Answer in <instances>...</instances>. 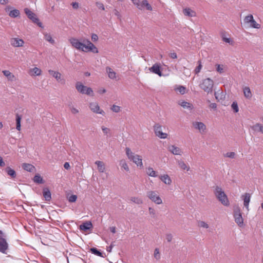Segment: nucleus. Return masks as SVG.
Masks as SVG:
<instances>
[{"label":"nucleus","instance_id":"nucleus-39","mask_svg":"<svg viewBox=\"0 0 263 263\" xmlns=\"http://www.w3.org/2000/svg\"><path fill=\"white\" fill-rule=\"evenodd\" d=\"M101 129L104 135L107 137L110 136V129L109 128L106 127L104 126H102Z\"/></svg>","mask_w":263,"mask_h":263},{"label":"nucleus","instance_id":"nucleus-55","mask_svg":"<svg viewBox=\"0 0 263 263\" xmlns=\"http://www.w3.org/2000/svg\"><path fill=\"white\" fill-rule=\"evenodd\" d=\"M91 40L93 42H96L98 40V36L96 34H92Z\"/></svg>","mask_w":263,"mask_h":263},{"label":"nucleus","instance_id":"nucleus-43","mask_svg":"<svg viewBox=\"0 0 263 263\" xmlns=\"http://www.w3.org/2000/svg\"><path fill=\"white\" fill-rule=\"evenodd\" d=\"M236 154L234 152H227L223 154L224 157L233 159L235 157Z\"/></svg>","mask_w":263,"mask_h":263},{"label":"nucleus","instance_id":"nucleus-3","mask_svg":"<svg viewBox=\"0 0 263 263\" xmlns=\"http://www.w3.org/2000/svg\"><path fill=\"white\" fill-rule=\"evenodd\" d=\"M125 151L128 158L130 161H132L135 163L138 167H139L140 168L143 167L142 158L141 156L133 153L128 147L126 148Z\"/></svg>","mask_w":263,"mask_h":263},{"label":"nucleus","instance_id":"nucleus-56","mask_svg":"<svg viewBox=\"0 0 263 263\" xmlns=\"http://www.w3.org/2000/svg\"><path fill=\"white\" fill-rule=\"evenodd\" d=\"M71 5H72L73 8L74 9H77L79 7V3L77 2H72L71 3Z\"/></svg>","mask_w":263,"mask_h":263},{"label":"nucleus","instance_id":"nucleus-31","mask_svg":"<svg viewBox=\"0 0 263 263\" xmlns=\"http://www.w3.org/2000/svg\"><path fill=\"white\" fill-rule=\"evenodd\" d=\"M251 128L254 132H259L263 134V125L260 123H256L253 125Z\"/></svg>","mask_w":263,"mask_h":263},{"label":"nucleus","instance_id":"nucleus-10","mask_svg":"<svg viewBox=\"0 0 263 263\" xmlns=\"http://www.w3.org/2000/svg\"><path fill=\"white\" fill-rule=\"evenodd\" d=\"M24 12L27 15L28 17L34 23L36 24L40 27L43 28L42 23L40 21L39 19L37 17L36 14L32 12L28 8H25Z\"/></svg>","mask_w":263,"mask_h":263},{"label":"nucleus","instance_id":"nucleus-44","mask_svg":"<svg viewBox=\"0 0 263 263\" xmlns=\"http://www.w3.org/2000/svg\"><path fill=\"white\" fill-rule=\"evenodd\" d=\"M176 90L179 92L181 94L183 95L185 93L186 88L183 86H179L176 88Z\"/></svg>","mask_w":263,"mask_h":263},{"label":"nucleus","instance_id":"nucleus-60","mask_svg":"<svg viewBox=\"0 0 263 263\" xmlns=\"http://www.w3.org/2000/svg\"><path fill=\"white\" fill-rule=\"evenodd\" d=\"M223 40L226 43L231 44L232 41L230 38L223 37Z\"/></svg>","mask_w":263,"mask_h":263},{"label":"nucleus","instance_id":"nucleus-21","mask_svg":"<svg viewBox=\"0 0 263 263\" xmlns=\"http://www.w3.org/2000/svg\"><path fill=\"white\" fill-rule=\"evenodd\" d=\"M92 228V224L90 221L85 222L80 226V230L87 231Z\"/></svg>","mask_w":263,"mask_h":263},{"label":"nucleus","instance_id":"nucleus-57","mask_svg":"<svg viewBox=\"0 0 263 263\" xmlns=\"http://www.w3.org/2000/svg\"><path fill=\"white\" fill-rule=\"evenodd\" d=\"M133 4L136 6V7L138 8V5H139L141 1L140 0H131Z\"/></svg>","mask_w":263,"mask_h":263},{"label":"nucleus","instance_id":"nucleus-51","mask_svg":"<svg viewBox=\"0 0 263 263\" xmlns=\"http://www.w3.org/2000/svg\"><path fill=\"white\" fill-rule=\"evenodd\" d=\"M165 238L168 242H171L173 239V235L170 233L166 234Z\"/></svg>","mask_w":263,"mask_h":263},{"label":"nucleus","instance_id":"nucleus-52","mask_svg":"<svg viewBox=\"0 0 263 263\" xmlns=\"http://www.w3.org/2000/svg\"><path fill=\"white\" fill-rule=\"evenodd\" d=\"M222 67H223L222 65L221 66L220 65H219V64L217 65L216 70L220 73L223 72V69Z\"/></svg>","mask_w":263,"mask_h":263},{"label":"nucleus","instance_id":"nucleus-7","mask_svg":"<svg viewBox=\"0 0 263 263\" xmlns=\"http://www.w3.org/2000/svg\"><path fill=\"white\" fill-rule=\"evenodd\" d=\"M76 88L80 93L86 94L91 96H93V95L92 89L90 87L84 86L81 82H78L76 83Z\"/></svg>","mask_w":263,"mask_h":263},{"label":"nucleus","instance_id":"nucleus-40","mask_svg":"<svg viewBox=\"0 0 263 263\" xmlns=\"http://www.w3.org/2000/svg\"><path fill=\"white\" fill-rule=\"evenodd\" d=\"M120 165H121V167L122 168H123L124 170H125L126 171H129L128 166L124 160H122L120 161Z\"/></svg>","mask_w":263,"mask_h":263},{"label":"nucleus","instance_id":"nucleus-50","mask_svg":"<svg viewBox=\"0 0 263 263\" xmlns=\"http://www.w3.org/2000/svg\"><path fill=\"white\" fill-rule=\"evenodd\" d=\"M198 63L199 65L195 69V72L196 74L198 73L200 71V70L202 68V65L201 64V62L200 61H198Z\"/></svg>","mask_w":263,"mask_h":263},{"label":"nucleus","instance_id":"nucleus-61","mask_svg":"<svg viewBox=\"0 0 263 263\" xmlns=\"http://www.w3.org/2000/svg\"><path fill=\"white\" fill-rule=\"evenodd\" d=\"M170 57L172 59H176L177 58V54L175 52L171 53L170 54Z\"/></svg>","mask_w":263,"mask_h":263},{"label":"nucleus","instance_id":"nucleus-53","mask_svg":"<svg viewBox=\"0 0 263 263\" xmlns=\"http://www.w3.org/2000/svg\"><path fill=\"white\" fill-rule=\"evenodd\" d=\"M96 6L99 9H102L103 10H105L104 6V5L102 3L97 2L96 3Z\"/></svg>","mask_w":263,"mask_h":263},{"label":"nucleus","instance_id":"nucleus-64","mask_svg":"<svg viewBox=\"0 0 263 263\" xmlns=\"http://www.w3.org/2000/svg\"><path fill=\"white\" fill-rule=\"evenodd\" d=\"M64 167L65 169L68 170L70 168V165L68 162H65L64 164Z\"/></svg>","mask_w":263,"mask_h":263},{"label":"nucleus","instance_id":"nucleus-48","mask_svg":"<svg viewBox=\"0 0 263 263\" xmlns=\"http://www.w3.org/2000/svg\"><path fill=\"white\" fill-rule=\"evenodd\" d=\"M154 257L158 260L160 258V255L159 253V249L158 248H156L154 251Z\"/></svg>","mask_w":263,"mask_h":263},{"label":"nucleus","instance_id":"nucleus-8","mask_svg":"<svg viewBox=\"0 0 263 263\" xmlns=\"http://www.w3.org/2000/svg\"><path fill=\"white\" fill-rule=\"evenodd\" d=\"M146 196L152 201L157 204L162 203V200L157 191H149L146 193Z\"/></svg>","mask_w":263,"mask_h":263},{"label":"nucleus","instance_id":"nucleus-2","mask_svg":"<svg viewBox=\"0 0 263 263\" xmlns=\"http://www.w3.org/2000/svg\"><path fill=\"white\" fill-rule=\"evenodd\" d=\"M213 193L216 198L222 205L226 206L230 205L228 196L220 186L218 185L213 186Z\"/></svg>","mask_w":263,"mask_h":263},{"label":"nucleus","instance_id":"nucleus-18","mask_svg":"<svg viewBox=\"0 0 263 263\" xmlns=\"http://www.w3.org/2000/svg\"><path fill=\"white\" fill-rule=\"evenodd\" d=\"M11 9V7L9 6H7L6 8H5V11L6 12L9 11V16H10L11 17H12V18H15L20 15V12L18 10H17L16 9H14L11 11H9L10 9Z\"/></svg>","mask_w":263,"mask_h":263},{"label":"nucleus","instance_id":"nucleus-63","mask_svg":"<svg viewBox=\"0 0 263 263\" xmlns=\"http://www.w3.org/2000/svg\"><path fill=\"white\" fill-rule=\"evenodd\" d=\"M5 165V163L4 162L3 158L1 156H0V166L3 167Z\"/></svg>","mask_w":263,"mask_h":263},{"label":"nucleus","instance_id":"nucleus-59","mask_svg":"<svg viewBox=\"0 0 263 263\" xmlns=\"http://www.w3.org/2000/svg\"><path fill=\"white\" fill-rule=\"evenodd\" d=\"M217 104L215 103H212L210 104V107L214 110H216L217 109Z\"/></svg>","mask_w":263,"mask_h":263},{"label":"nucleus","instance_id":"nucleus-24","mask_svg":"<svg viewBox=\"0 0 263 263\" xmlns=\"http://www.w3.org/2000/svg\"><path fill=\"white\" fill-rule=\"evenodd\" d=\"M106 71L108 74V77L110 79H115L117 77V73L115 71H114L112 68L110 67H107L106 68Z\"/></svg>","mask_w":263,"mask_h":263},{"label":"nucleus","instance_id":"nucleus-37","mask_svg":"<svg viewBox=\"0 0 263 263\" xmlns=\"http://www.w3.org/2000/svg\"><path fill=\"white\" fill-rule=\"evenodd\" d=\"M30 72H32L31 76H40L41 74L42 71L39 68L34 67L30 70Z\"/></svg>","mask_w":263,"mask_h":263},{"label":"nucleus","instance_id":"nucleus-20","mask_svg":"<svg viewBox=\"0 0 263 263\" xmlns=\"http://www.w3.org/2000/svg\"><path fill=\"white\" fill-rule=\"evenodd\" d=\"M159 178L166 185H170L172 182L171 178L167 174L160 175Z\"/></svg>","mask_w":263,"mask_h":263},{"label":"nucleus","instance_id":"nucleus-11","mask_svg":"<svg viewBox=\"0 0 263 263\" xmlns=\"http://www.w3.org/2000/svg\"><path fill=\"white\" fill-rule=\"evenodd\" d=\"M155 134L156 136L161 139H165L167 137V134L162 132V126L159 124H156L154 126Z\"/></svg>","mask_w":263,"mask_h":263},{"label":"nucleus","instance_id":"nucleus-49","mask_svg":"<svg viewBox=\"0 0 263 263\" xmlns=\"http://www.w3.org/2000/svg\"><path fill=\"white\" fill-rule=\"evenodd\" d=\"M77 199V196L76 195H72L68 197V201L70 202H74Z\"/></svg>","mask_w":263,"mask_h":263},{"label":"nucleus","instance_id":"nucleus-34","mask_svg":"<svg viewBox=\"0 0 263 263\" xmlns=\"http://www.w3.org/2000/svg\"><path fill=\"white\" fill-rule=\"evenodd\" d=\"M49 73L51 74L57 81H59L61 79V74L58 71H55L52 70H49Z\"/></svg>","mask_w":263,"mask_h":263},{"label":"nucleus","instance_id":"nucleus-15","mask_svg":"<svg viewBox=\"0 0 263 263\" xmlns=\"http://www.w3.org/2000/svg\"><path fill=\"white\" fill-rule=\"evenodd\" d=\"M192 124L193 127L201 133H204L206 130L205 125L201 122L195 121L193 122Z\"/></svg>","mask_w":263,"mask_h":263},{"label":"nucleus","instance_id":"nucleus-4","mask_svg":"<svg viewBox=\"0 0 263 263\" xmlns=\"http://www.w3.org/2000/svg\"><path fill=\"white\" fill-rule=\"evenodd\" d=\"M233 217L235 222L239 227H242L243 226V219L242 216V212L240 207L238 205H236L234 206Z\"/></svg>","mask_w":263,"mask_h":263},{"label":"nucleus","instance_id":"nucleus-26","mask_svg":"<svg viewBox=\"0 0 263 263\" xmlns=\"http://www.w3.org/2000/svg\"><path fill=\"white\" fill-rule=\"evenodd\" d=\"M43 195L45 200L49 201L51 199V195L49 190L48 188L43 189Z\"/></svg>","mask_w":263,"mask_h":263},{"label":"nucleus","instance_id":"nucleus-47","mask_svg":"<svg viewBox=\"0 0 263 263\" xmlns=\"http://www.w3.org/2000/svg\"><path fill=\"white\" fill-rule=\"evenodd\" d=\"M111 109L113 112L116 113L119 112L121 110L120 107L116 105H113L111 107Z\"/></svg>","mask_w":263,"mask_h":263},{"label":"nucleus","instance_id":"nucleus-42","mask_svg":"<svg viewBox=\"0 0 263 263\" xmlns=\"http://www.w3.org/2000/svg\"><path fill=\"white\" fill-rule=\"evenodd\" d=\"M130 200L138 204H141L143 202L141 198L136 197H132Z\"/></svg>","mask_w":263,"mask_h":263},{"label":"nucleus","instance_id":"nucleus-23","mask_svg":"<svg viewBox=\"0 0 263 263\" xmlns=\"http://www.w3.org/2000/svg\"><path fill=\"white\" fill-rule=\"evenodd\" d=\"M43 34L44 35V39L46 41L49 42V43H50L51 44H52V45L55 44V41L52 38V35L50 33H48L47 32H44L43 33Z\"/></svg>","mask_w":263,"mask_h":263},{"label":"nucleus","instance_id":"nucleus-6","mask_svg":"<svg viewBox=\"0 0 263 263\" xmlns=\"http://www.w3.org/2000/svg\"><path fill=\"white\" fill-rule=\"evenodd\" d=\"M243 23L247 25L248 27L252 28L259 29L261 27L260 24L257 23L254 19L252 14H249L245 16L243 19Z\"/></svg>","mask_w":263,"mask_h":263},{"label":"nucleus","instance_id":"nucleus-36","mask_svg":"<svg viewBox=\"0 0 263 263\" xmlns=\"http://www.w3.org/2000/svg\"><path fill=\"white\" fill-rule=\"evenodd\" d=\"M6 172L7 174L12 178H15L16 177V173L14 170L10 168V167H7L5 169Z\"/></svg>","mask_w":263,"mask_h":263},{"label":"nucleus","instance_id":"nucleus-33","mask_svg":"<svg viewBox=\"0 0 263 263\" xmlns=\"http://www.w3.org/2000/svg\"><path fill=\"white\" fill-rule=\"evenodd\" d=\"M3 73L4 75L6 76L9 80L11 81H13L14 80L15 76L9 70H3Z\"/></svg>","mask_w":263,"mask_h":263},{"label":"nucleus","instance_id":"nucleus-9","mask_svg":"<svg viewBox=\"0 0 263 263\" xmlns=\"http://www.w3.org/2000/svg\"><path fill=\"white\" fill-rule=\"evenodd\" d=\"M6 235L0 230V252L3 253H6L8 249V243L6 240Z\"/></svg>","mask_w":263,"mask_h":263},{"label":"nucleus","instance_id":"nucleus-54","mask_svg":"<svg viewBox=\"0 0 263 263\" xmlns=\"http://www.w3.org/2000/svg\"><path fill=\"white\" fill-rule=\"evenodd\" d=\"M148 211L151 215H152L153 217L155 216L156 212L155 210L153 208L149 207L148 208Z\"/></svg>","mask_w":263,"mask_h":263},{"label":"nucleus","instance_id":"nucleus-41","mask_svg":"<svg viewBox=\"0 0 263 263\" xmlns=\"http://www.w3.org/2000/svg\"><path fill=\"white\" fill-rule=\"evenodd\" d=\"M33 181L34 182L37 183H42L43 182L42 178L39 174L35 175L33 178Z\"/></svg>","mask_w":263,"mask_h":263},{"label":"nucleus","instance_id":"nucleus-29","mask_svg":"<svg viewBox=\"0 0 263 263\" xmlns=\"http://www.w3.org/2000/svg\"><path fill=\"white\" fill-rule=\"evenodd\" d=\"M179 104L185 109L186 108L189 110H192L193 108V106L192 104L184 101H180Z\"/></svg>","mask_w":263,"mask_h":263},{"label":"nucleus","instance_id":"nucleus-19","mask_svg":"<svg viewBox=\"0 0 263 263\" xmlns=\"http://www.w3.org/2000/svg\"><path fill=\"white\" fill-rule=\"evenodd\" d=\"M149 71L154 73L158 74L160 77L162 76V73L160 70V66L157 63L154 64L151 67H150Z\"/></svg>","mask_w":263,"mask_h":263},{"label":"nucleus","instance_id":"nucleus-27","mask_svg":"<svg viewBox=\"0 0 263 263\" xmlns=\"http://www.w3.org/2000/svg\"><path fill=\"white\" fill-rule=\"evenodd\" d=\"M146 173L151 177H156L158 176L157 173L151 167H148L146 168Z\"/></svg>","mask_w":263,"mask_h":263},{"label":"nucleus","instance_id":"nucleus-46","mask_svg":"<svg viewBox=\"0 0 263 263\" xmlns=\"http://www.w3.org/2000/svg\"><path fill=\"white\" fill-rule=\"evenodd\" d=\"M231 107L235 112H237L239 111V108L236 102H233L231 105Z\"/></svg>","mask_w":263,"mask_h":263},{"label":"nucleus","instance_id":"nucleus-5","mask_svg":"<svg viewBox=\"0 0 263 263\" xmlns=\"http://www.w3.org/2000/svg\"><path fill=\"white\" fill-rule=\"evenodd\" d=\"M214 83L212 80L207 78L202 81L200 84V87L207 93H210L212 91Z\"/></svg>","mask_w":263,"mask_h":263},{"label":"nucleus","instance_id":"nucleus-35","mask_svg":"<svg viewBox=\"0 0 263 263\" xmlns=\"http://www.w3.org/2000/svg\"><path fill=\"white\" fill-rule=\"evenodd\" d=\"M22 117L18 114L16 115V129L20 131L21 130V121Z\"/></svg>","mask_w":263,"mask_h":263},{"label":"nucleus","instance_id":"nucleus-38","mask_svg":"<svg viewBox=\"0 0 263 263\" xmlns=\"http://www.w3.org/2000/svg\"><path fill=\"white\" fill-rule=\"evenodd\" d=\"M90 250L92 254L98 256L103 257V253L101 252H100L99 250H98L97 248H92L90 249Z\"/></svg>","mask_w":263,"mask_h":263},{"label":"nucleus","instance_id":"nucleus-58","mask_svg":"<svg viewBox=\"0 0 263 263\" xmlns=\"http://www.w3.org/2000/svg\"><path fill=\"white\" fill-rule=\"evenodd\" d=\"M71 111L73 114H76L79 112V110L73 107L70 108Z\"/></svg>","mask_w":263,"mask_h":263},{"label":"nucleus","instance_id":"nucleus-32","mask_svg":"<svg viewBox=\"0 0 263 263\" xmlns=\"http://www.w3.org/2000/svg\"><path fill=\"white\" fill-rule=\"evenodd\" d=\"M95 164L98 166L99 172L103 173L105 171V167L104 163L101 161H96Z\"/></svg>","mask_w":263,"mask_h":263},{"label":"nucleus","instance_id":"nucleus-14","mask_svg":"<svg viewBox=\"0 0 263 263\" xmlns=\"http://www.w3.org/2000/svg\"><path fill=\"white\" fill-rule=\"evenodd\" d=\"M138 9L140 10H144V9L148 11L153 10L152 6L147 0H142L141 1L139 5H138Z\"/></svg>","mask_w":263,"mask_h":263},{"label":"nucleus","instance_id":"nucleus-13","mask_svg":"<svg viewBox=\"0 0 263 263\" xmlns=\"http://www.w3.org/2000/svg\"><path fill=\"white\" fill-rule=\"evenodd\" d=\"M241 198L243 201V205L248 211H249V203L251 199V195L249 193H246L241 196Z\"/></svg>","mask_w":263,"mask_h":263},{"label":"nucleus","instance_id":"nucleus-17","mask_svg":"<svg viewBox=\"0 0 263 263\" xmlns=\"http://www.w3.org/2000/svg\"><path fill=\"white\" fill-rule=\"evenodd\" d=\"M10 44L14 47H20L23 46L24 41L22 39L15 37L11 39Z\"/></svg>","mask_w":263,"mask_h":263},{"label":"nucleus","instance_id":"nucleus-12","mask_svg":"<svg viewBox=\"0 0 263 263\" xmlns=\"http://www.w3.org/2000/svg\"><path fill=\"white\" fill-rule=\"evenodd\" d=\"M89 107L91 110L94 113L105 115V112L100 108L98 104L96 102H91L89 103Z\"/></svg>","mask_w":263,"mask_h":263},{"label":"nucleus","instance_id":"nucleus-45","mask_svg":"<svg viewBox=\"0 0 263 263\" xmlns=\"http://www.w3.org/2000/svg\"><path fill=\"white\" fill-rule=\"evenodd\" d=\"M198 226L201 228L208 229L209 228V225L203 221H199L198 222Z\"/></svg>","mask_w":263,"mask_h":263},{"label":"nucleus","instance_id":"nucleus-28","mask_svg":"<svg viewBox=\"0 0 263 263\" xmlns=\"http://www.w3.org/2000/svg\"><path fill=\"white\" fill-rule=\"evenodd\" d=\"M243 92L245 97L248 99H250L252 97V94L250 88L249 87H245L243 88Z\"/></svg>","mask_w":263,"mask_h":263},{"label":"nucleus","instance_id":"nucleus-16","mask_svg":"<svg viewBox=\"0 0 263 263\" xmlns=\"http://www.w3.org/2000/svg\"><path fill=\"white\" fill-rule=\"evenodd\" d=\"M168 150L175 155H181L183 154V152L181 149L174 145H171L168 146Z\"/></svg>","mask_w":263,"mask_h":263},{"label":"nucleus","instance_id":"nucleus-1","mask_svg":"<svg viewBox=\"0 0 263 263\" xmlns=\"http://www.w3.org/2000/svg\"><path fill=\"white\" fill-rule=\"evenodd\" d=\"M70 43L72 46L80 51L87 52L92 51L93 53H98V50L97 47L89 40H84V42H81L78 39L71 37L69 39Z\"/></svg>","mask_w":263,"mask_h":263},{"label":"nucleus","instance_id":"nucleus-25","mask_svg":"<svg viewBox=\"0 0 263 263\" xmlns=\"http://www.w3.org/2000/svg\"><path fill=\"white\" fill-rule=\"evenodd\" d=\"M22 167L24 170L29 172H33L35 171V167L29 163H24L22 164Z\"/></svg>","mask_w":263,"mask_h":263},{"label":"nucleus","instance_id":"nucleus-22","mask_svg":"<svg viewBox=\"0 0 263 263\" xmlns=\"http://www.w3.org/2000/svg\"><path fill=\"white\" fill-rule=\"evenodd\" d=\"M183 13L185 16L189 17H195L196 15V12L190 8H185L183 10Z\"/></svg>","mask_w":263,"mask_h":263},{"label":"nucleus","instance_id":"nucleus-30","mask_svg":"<svg viewBox=\"0 0 263 263\" xmlns=\"http://www.w3.org/2000/svg\"><path fill=\"white\" fill-rule=\"evenodd\" d=\"M177 164L179 167L183 170H186L187 171H189L190 170V166L182 160L177 161Z\"/></svg>","mask_w":263,"mask_h":263},{"label":"nucleus","instance_id":"nucleus-62","mask_svg":"<svg viewBox=\"0 0 263 263\" xmlns=\"http://www.w3.org/2000/svg\"><path fill=\"white\" fill-rule=\"evenodd\" d=\"M109 230H110V232L114 234L116 232V228L115 227H110Z\"/></svg>","mask_w":263,"mask_h":263}]
</instances>
